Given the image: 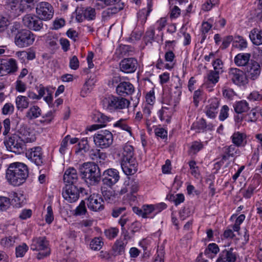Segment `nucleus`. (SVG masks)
I'll return each mask as SVG.
<instances>
[{
    "instance_id": "72a5a7b5",
    "label": "nucleus",
    "mask_w": 262,
    "mask_h": 262,
    "mask_svg": "<svg viewBox=\"0 0 262 262\" xmlns=\"http://www.w3.org/2000/svg\"><path fill=\"white\" fill-rule=\"evenodd\" d=\"M83 17L88 20H94L96 18V10L91 7H88L82 10Z\"/></svg>"
},
{
    "instance_id": "7ed1b4c3",
    "label": "nucleus",
    "mask_w": 262,
    "mask_h": 262,
    "mask_svg": "<svg viewBox=\"0 0 262 262\" xmlns=\"http://www.w3.org/2000/svg\"><path fill=\"white\" fill-rule=\"evenodd\" d=\"M101 104L106 111L114 113L127 109L130 105V101L122 96L111 95L102 99Z\"/></svg>"
},
{
    "instance_id": "4468645a",
    "label": "nucleus",
    "mask_w": 262,
    "mask_h": 262,
    "mask_svg": "<svg viewBox=\"0 0 262 262\" xmlns=\"http://www.w3.org/2000/svg\"><path fill=\"white\" fill-rule=\"evenodd\" d=\"M120 176L118 171L114 168L105 170L102 174V181L104 185L111 187L119 181Z\"/></svg>"
},
{
    "instance_id": "c85d7f7f",
    "label": "nucleus",
    "mask_w": 262,
    "mask_h": 262,
    "mask_svg": "<svg viewBox=\"0 0 262 262\" xmlns=\"http://www.w3.org/2000/svg\"><path fill=\"white\" fill-rule=\"evenodd\" d=\"M41 114V110L37 105H33L28 110L26 117L29 120H33L39 117Z\"/></svg>"
},
{
    "instance_id": "338daca9",
    "label": "nucleus",
    "mask_w": 262,
    "mask_h": 262,
    "mask_svg": "<svg viewBox=\"0 0 262 262\" xmlns=\"http://www.w3.org/2000/svg\"><path fill=\"white\" fill-rule=\"evenodd\" d=\"M164 249L162 247L158 248L154 262H164Z\"/></svg>"
},
{
    "instance_id": "a211bd4d",
    "label": "nucleus",
    "mask_w": 262,
    "mask_h": 262,
    "mask_svg": "<svg viewBox=\"0 0 262 262\" xmlns=\"http://www.w3.org/2000/svg\"><path fill=\"white\" fill-rule=\"evenodd\" d=\"M229 78L236 85L244 86L246 81V73L237 68H231L228 72Z\"/></svg>"
},
{
    "instance_id": "dca6fc26",
    "label": "nucleus",
    "mask_w": 262,
    "mask_h": 262,
    "mask_svg": "<svg viewBox=\"0 0 262 262\" xmlns=\"http://www.w3.org/2000/svg\"><path fill=\"white\" fill-rule=\"evenodd\" d=\"M250 57V54L247 53V78L255 80L260 73V66L254 60H249Z\"/></svg>"
},
{
    "instance_id": "39448f33",
    "label": "nucleus",
    "mask_w": 262,
    "mask_h": 262,
    "mask_svg": "<svg viewBox=\"0 0 262 262\" xmlns=\"http://www.w3.org/2000/svg\"><path fill=\"white\" fill-rule=\"evenodd\" d=\"M4 143L8 150L16 154H21L26 150L25 139L16 134L5 140Z\"/></svg>"
},
{
    "instance_id": "473e14b6",
    "label": "nucleus",
    "mask_w": 262,
    "mask_h": 262,
    "mask_svg": "<svg viewBox=\"0 0 262 262\" xmlns=\"http://www.w3.org/2000/svg\"><path fill=\"white\" fill-rule=\"evenodd\" d=\"M127 244V242L118 239L116 241L113 247V249L116 254L121 255L124 252L125 247Z\"/></svg>"
},
{
    "instance_id": "bb28decb",
    "label": "nucleus",
    "mask_w": 262,
    "mask_h": 262,
    "mask_svg": "<svg viewBox=\"0 0 262 262\" xmlns=\"http://www.w3.org/2000/svg\"><path fill=\"white\" fill-rule=\"evenodd\" d=\"M122 9V7L115 5L113 7L108 8L102 11L101 14L102 20L104 21H107Z\"/></svg>"
},
{
    "instance_id": "58836bf2",
    "label": "nucleus",
    "mask_w": 262,
    "mask_h": 262,
    "mask_svg": "<svg viewBox=\"0 0 262 262\" xmlns=\"http://www.w3.org/2000/svg\"><path fill=\"white\" fill-rule=\"evenodd\" d=\"M103 245L102 238L100 237H96L91 242L90 246L91 249L94 250H100Z\"/></svg>"
},
{
    "instance_id": "13d9d810",
    "label": "nucleus",
    "mask_w": 262,
    "mask_h": 262,
    "mask_svg": "<svg viewBox=\"0 0 262 262\" xmlns=\"http://www.w3.org/2000/svg\"><path fill=\"white\" fill-rule=\"evenodd\" d=\"M86 212V208L85 207V203L84 201H82L75 209V215H82L85 214Z\"/></svg>"
},
{
    "instance_id": "423d86ee",
    "label": "nucleus",
    "mask_w": 262,
    "mask_h": 262,
    "mask_svg": "<svg viewBox=\"0 0 262 262\" xmlns=\"http://www.w3.org/2000/svg\"><path fill=\"white\" fill-rule=\"evenodd\" d=\"M93 140L95 145L100 148L109 147L113 142V135L108 130H100L93 136Z\"/></svg>"
},
{
    "instance_id": "774afa93",
    "label": "nucleus",
    "mask_w": 262,
    "mask_h": 262,
    "mask_svg": "<svg viewBox=\"0 0 262 262\" xmlns=\"http://www.w3.org/2000/svg\"><path fill=\"white\" fill-rule=\"evenodd\" d=\"M154 37H155V31L154 29H150L149 30H147L146 33L144 36L145 41L146 42V43L147 44V43H151L152 41L154 40Z\"/></svg>"
},
{
    "instance_id": "c756f323",
    "label": "nucleus",
    "mask_w": 262,
    "mask_h": 262,
    "mask_svg": "<svg viewBox=\"0 0 262 262\" xmlns=\"http://www.w3.org/2000/svg\"><path fill=\"white\" fill-rule=\"evenodd\" d=\"M122 149V160L135 159L134 158V149L132 145H130L128 143H126L123 145Z\"/></svg>"
},
{
    "instance_id": "9b49d317",
    "label": "nucleus",
    "mask_w": 262,
    "mask_h": 262,
    "mask_svg": "<svg viewBox=\"0 0 262 262\" xmlns=\"http://www.w3.org/2000/svg\"><path fill=\"white\" fill-rule=\"evenodd\" d=\"M37 16L42 20L51 19L53 16L54 11L52 6L48 2H42L36 7Z\"/></svg>"
},
{
    "instance_id": "4be33fe9",
    "label": "nucleus",
    "mask_w": 262,
    "mask_h": 262,
    "mask_svg": "<svg viewBox=\"0 0 262 262\" xmlns=\"http://www.w3.org/2000/svg\"><path fill=\"white\" fill-rule=\"evenodd\" d=\"M135 91L134 85L129 82L123 81L116 88L117 94L123 97L132 95Z\"/></svg>"
},
{
    "instance_id": "f3484780",
    "label": "nucleus",
    "mask_w": 262,
    "mask_h": 262,
    "mask_svg": "<svg viewBox=\"0 0 262 262\" xmlns=\"http://www.w3.org/2000/svg\"><path fill=\"white\" fill-rule=\"evenodd\" d=\"M137 60L133 57L124 58L119 63L120 70L126 74L134 73L137 70Z\"/></svg>"
},
{
    "instance_id": "49530a36",
    "label": "nucleus",
    "mask_w": 262,
    "mask_h": 262,
    "mask_svg": "<svg viewBox=\"0 0 262 262\" xmlns=\"http://www.w3.org/2000/svg\"><path fill=\"white\" fill-rule=\"evenodd\" d=\"M169 108H171L170 106V107L163 106L162 109L159 111L158 115L161 121L165 120L167 123H169L170 122V117L169 114H167V111Z\"/></svg>"
},
{
    "instance_id": "393cba45",
    "label": "nucleus",
    "mask_w": 262,
    "mask_h": 262,
    "mask_svg": "<svg viewBox=\"0 0 262 262\" xmlns=\"http://www.w3.org/2000/svg\"><path fill=\"white\" fill-rule=\"evenodd\" d=\"M78 177L77 170L71 167L67 169L63 176V181L66 184H76Z\"/></svg>"
},
{
    "instance_id": "0e129e2a",
    "label": "nucleus",
    "mask_w": 262,
    "mask_h": 262,
    "mask_svg": "<svg viewBox=\"0 0 262 262\" xmlns=\"http://www.w3.org/2000/svg\"><path fill=\"white\" fill-rule=\"evenodd\" d=\"M203 148V145L201 142L194 141L192 143L190 147V150L193 154H195Z\"/></svg>"
},
{
    "instance_id": "6ab92c4d",
    "label": "nucleus",
    "mask_w": 262,
    "mask_h": 262,
    "mask_svg": "<svg viewBox=\"0 0 262 262\" xmlns=\"http://www.w3.org/2000/svg\"><path fill=\"white\" fill-rule=\"evenodd\" d=\"M5 6L13 16H17L26 12L25 9L23 8L21 0H6Z\"/></svg>"
},
{
    "instance_id": "603ef678",
    "label": "nucleus",
    "mask_w": 262,
    "mask_h": 262,
    "mask_svg": "<svg viewBox=\"0 0 262 262\" xmlns=\"http://www.w3.org/2000/svg\"><path fill=\"white\" fill-rule=\"evenodd\" d=\"M119 233V229L117 228L113 227L106 229L104 231V234L106 237L110 239H112L116 237Z\"/></svg>"
},
{
    "instance_id": "412c9836",
    "label": "nucleus",
    "mask_w": 262,
    "mask_h": 262,
    "mask_svg": "<svg viewBox=\"0 0 262 262\" xmlns=\"http://www.w3.org/2000/svg\"><path fill=\"white\" fill-rule=\"evenodd\" d=\"M121 168L126 175H133L137 171L138 163L136 159L122 160Z\"/></svg>"
},
{
    "instance_id": "a878e982",
    "label": "nucleus",
    "mask_w": 262,
    "mask_h": 262,
    "mask_svg": "<svg viewBox=\"0 0 262 262\" xmlns=\"http://www.w3.org/2000/svg\"><path fill=\"white\" fill-rule=\"evenodd\" d=\"M234 111L237 115L235 117V120L237 122H241L244 118L243 113L246 110V101L242 100L236 102L233 105Z\"/></svg>"
},
{
    "instance_id": "e433bc0d",
    "label": "nucleus",
    "mask_w": 262,
    "mask_h": 262,
    "mask_svg": "<svg viewBox=\"0 0 262 262\" xmlns=\"http://www.w3.org/2000/svg\"><path fill=\"white\" fill-rule=\"evenodd\" d=\"M232 41V46L235 48L239 49L241 50L246 48V41L242 36L239 35L235 36V37H233V40Z\"/></svg>"
},
{
    "instance_id": "de8ad7c7",
    "label": "nucleus",
    "mask_w": 262,
    "mask_h": 262,
    "mask_svg": "<svg viewBox=\"0 0 262 262\" xmlns=\"http://www.w3.org/2000/svg\"><path fill=\"white\" fill-rule=\"evenodd\" d=\"M220 251V249L217 244L215 243H211L208 245L207 248L204 251V254L208 257H209L210 253L216 254Z\"/></svg>"
},
{
    "instance_id": "ddd939ff",
    "label": "nucleus",
    "mask_w": 262,
    "mask_h": 262,
    "mask_svg": "<svg viewBox=\"0 0 262 262\" xmlns=\"http://www.w3.org/2000/svg\"><path fill=\"white\" fill-rule=\"evenodd\" d=\"M87 206L91 211L100 212L104 209V201L98 194H91L87 199Z\"/></svg>"
},
{
    "instance_id": "3c124183",
    "label": "nucleus",
    "mask_w": 262,
    "mask_h": 262,
    "mask_svg": "<svg viewBox=\"0 0 262 262\" xmlns=\"http://www.w3.org/2000/svg\"><path fill=\"white\" fill-rule=\"evenodd\" d=\"M251 184L249 185L248 189L247 190V198H250L254 192L256 191V189L258 186V182L257 180L252 179Z\"/></svg>"
},
{
    "instance_id": "7c9ffc66",
    "label": "nucleus",
    "mask_w": 262,
    "mask_h": 262,
    "mask_svg": "<svg viewBox=\"0 0 262 262\" xmlns=\"http://www.w3.org/2000/svg\"><path fill=\"white\" fill-rule=\"evenodd\" d=\"M15 103L18 110H23L29 106V99L26 96H18L16 98Z\"/></svg>"
},
{
    "instance_id": "c9c22d12",
    "label": "nucleus",
    "mask_w": 262,
    "mask_h": 262,
    "mask_svg": "<svg viewBox=\"0 0 262 262\" xmlns=\"http://www.w3.org/2000/svg\"><path fill=\"white\" fill-rule=\"evenodd\" d=\"M102 194L103 198V201L108 203H112L116 200V195L115 192L111 190H102Z\"/></svg>"
},
{
    "instance_id": "f8f14e48",
    "label": "nucleus",
    "mask_w": 262,
    "mask_h": 262,
    "mask_svg": "<svg viewBox=\"0 0 262 262\" xmlns=\"http://www.w3.org/2000/svg\"><path fill=\"white\" fill-rule=\"evenodd\" d=\"M26 156L28 160L38 166L43 164L42 152L41 148L39 146L34 147L27 150Z\"/></svg>"
},
{
    "instance_id": "bf43d9fd",
    "label": "nucleus",
    "mask_w": 262,
    "mask_h": 262,
    "mask_svg": "<svg viewBox=\"0 0 262 262\" xmlns=\"http://www.w3.org/2000/svg\"><path fill=\"white\" fill-rule=\"evenodd\" d=\"M20 25L19 23H14L9 28V30H8L9 35L10 36L14 35L16 36V34L18 33L21 31L20 30Z\"/></svg>"
},
{
    "instance_id": "2eb2a0df",
    "label": "nucleus",
    "mask_w": 262,
    "mask_h": 262,
    "mask_svg": "<svg viewBox=\"0 0 262 262\" xmlns=\"http://www.w3.org/2000/svg\"><path fill=\"white\" fill-rule=\"evenodd\" d=\"M18 70L15 59L13 58L0 59V74H13Z\"/></svg>"
},
{
    "instance_id": "69168bd1",
    "label": "nucleus",
    "mask_w": 262,
    "mask_h": 262,
    "mask_svg": "<svg viewBox=\"0 0 262 262\" xmlns=\"http://www.w3.org/2000/svg\"><path fill=\"white\" fill-rule=\"evenodd\" d=\"M212 65L213 66L214 71L220 73H222L223 72L222 70L223 67V63L221 59L219 58L215 59L213 62Z\"/></svg>"
},
{
    "instance_id": "680f3d73",
    "label": "nucleus",
    "mask_w": 262,
    "mask_h": 262,
    "mask_svg": "<svg viewBox=\"0 0 262 262\" xmlns=\"http://www.w3.org/2000/svg\"><path fill=\"white\" fill-rule=\"evenodd\" d=\"M78 146L80 150H83L85 152L90 150V146L87 138L82 139L79 142Z\"/></svg>"
},
{
    "instance_id": "8fccbe9b",
    "label": "nucleus",
    "mask_w": 262,
    "mask_h": 262,
    "mask_svg": "<svg viewBox=\"0 0 262 262\" xmlns=\"http://www.w3.org/2000/svg\"><path fill=\"white\" fill-rule=\"evenodd\" d=\"M28 250V246L23 243L22 245L16 247L15 248V254L17 257H22Z\"/></svg>"
},
{
    "instance_id": "f704fd0d",
    "label": "nucleus",
    "mask_w": 262,
    "mask_h": 262,
    "mask_svg": "<svg viewBox=\"0 0 262 262\" xmlns=\"http://www.w3.org/2000/svg\"><path fill=\"white\" fill-rule=\"evenodd\" d=\"M245 138L244 134L239 132L234 133L231 137L232 142L234 144V145L237 147L242 145Z\"/></svg>"
},
{
    "instance_id": "1a4fd4ad",
    "label": "nucleus",
    "mask_w": 262,
    "mask_h": 262,
    "mask_svg": "<svg viewBox=\"0 0 262 262\" xmlns=\"http://www.w3.org/2000/svg\"><path fill=\"white\" fill-rule=\"evenodd\" d=\"M174 81H177L178 84L174 86V91L171 92L169 97L165 98L164 99V103L167 104L171 108H174L179 102L180 96L182 94V81L178 76L174 78Z\"/></svg>"
},
{
    "instance_id": "ea45409f",
    "label": "nucleus",
    "mask_w": 262,
    "mask_h": 262,
    "mask_svg": "<svg viewBox=\"0 0 262 262\" xmlns=\"http://www.w3.org/2000/svg\"><path fill=\"white\" fill-rule=\"evenodd\" d=\"M114 126L119 127L122 130L126 131L130 136H132V128L126 124L125 119H120L114 124Z\"/></svg>"
},
{
    "instance_id": "5fc2aeb1",
    "label": "nucleus",
    "mask_w": 262,
    "mask_h": 262,
    "mask_svg": "<svg viewBox=\"0 0 262 262\" xmlns=\"http://www.w3.org/2000/svg\"><path fill=\"white\" fill-rule=\"evenodd\" d=\"M54 117V112L50 111L42 116V119L40 120V122L46 125L49 124L52 121Z\"/></svg>"
},
{
    "instance_id": "a18cd8bd",
    "label": "nucleus",
    "mask_w": 262,
    "mask_h": 262,
    "mask_svg": "<svg viewBox=\"0 0 262 262\" xmlns=\"http://www.w3.org/2000/svg\"><path fill=\"white\" fill-rule=\"evenodd\" d=\"M23 3V8L25 9L26 12L28 13L34 9L35 4L39 0H21Z\"/></svg>"
},
{
    "instance_id": "4c0bfd02",
    "label": "nucleus",
    "mask_w": 262,
    "mask_h": 262,
    "mask_svg": "<svg viewBox=\"0 0 262 262\" xmlns=\"http://www.w3.org/2000/svg\"><path fill=\"white\" fill-rule=\"evenodd\" d=\"M11 205L10 199L4 196H0V212L7 211Z\"/></svg>"
},
{
    "instance_id": "2f4dec72",
    "label": "nucleus",
    "mask_w": 262,
    "mask_h": 262,
    "mask_svg": "<svg viewBox=\"0 0 262 262\" xmlns=\"http://www.w3.org/2000/svg\"><path fill=\"white\" fill-rule=\"evenodd\" d=\"M96 82V79L95 78H90L84 84L82 90L80 92V95L83 97H84L86 94L91 92L92 89V86L94 85Z\"/></svg>"
},
{
    "instance_id": "20e7f679",
    "label": "nucleus",
    "mask_w": 262,
    "mask_h": 262,
    "mask_svg": "<svg viewBox=\"0 0 262 262\" xmlns=\"http://www.w3.org/2000/svg\"><path fill=\"white\" fill-rule=\"evenodd\" d=\"M49 245V242L45 236L36 237L32 239L30 249L33 251H39L36 258L40 260L50 255Z\"/></svg>"
},
{
    "instance_id": "e2e57ef3",
    "label": "nucleus",
    "mask_w": 262,
    "mask_h": 262,
    "mask_svg": "<svg viewBox=\"0 0 262 262\" xmlns=\"http://www.w3.org/2000/svg\"><path fill=\"white\" fill-rule=\"evenodd\" d=\"M223 95L224 97L229 99H232L235 95V93L232 89L224 86L223 88Z\"/></svg>"
},
{
    "instance_id": "9d476101",
    "label": "nucleus",
    "mask_w": 262,
    "mask_h": 262,
    "mask_svg": "<svg viewBox=\"0 0 262 262\" xmlns=\"http://www.w3.org/2000/svg\"><path fill=\"white\" fill-rule=\"evenodd\" d=\"M23 23L25 26L35 31L40 30L43 27L42 20L37 16L33 14H27L23 18Z\"/></svg>"
},
{
    "instance_id": "a19ab883",
    "label": "nucleus",
    "mask_w": 262,
    "mask_h": 262,
    "mask_svg": "<svg viewBox=\"0 0 262 262\" xmlns=\"http://www.w3.org/2000/svg\"><path fill=\"white\" fill-rule=\"evenodd\" d=\"M219 0H207L202 5V10L204 11H209L213 7L218 6Z\"/></svg>"
},
{
    "instance_id": "cd10ccee",
    "label": "nucleus",
    "mask_w": 262,
    "mask_h": 262,
    "mask_svg": "<svg viewBox=\"0 0 262 262\" xmlns=\"http://www.w3.org/2000/svg\"><path fill=\"white\" fill-rule=\"evenodd\" d=\"M152 0H147V10H146L145 9H143L137 14L138 19L141 21V23H145L146 22L147 16L149 15L150 13L152 10Z\"/></svg>"
},
{
    "instance_id": "f03ea898",
    "label": "nucleus",
    "mask_w": 262,
    "mask_h": 262,
    "mask_svg": "<svg viewBox=\"0 0 262 262\" xmlns=\"http://www.w3.org/2000/svg\"><path fill=\"white\" fill-rule=\"evenodd\" d=\"M81 177L89 185L96 186L101 180L100 169L94 162L84 163L79 168Z\"/></svg>"
},
{
    "instance_id": "09e8293b",
    "label": "nucleus",
    "mask_w": 262,
    "mask_h": 262,
    "mask_svg": "<svg viewBox=\"0 0 262 262\" xmlns=\"http://www.w3.org/2000/svg\"><path fill=\"white\" fill-rule=\"evenodd\" d=\"M143 209V218L150 217V215L153 213L155 215L154 205H144L142 206ZM152 217V216H151Z\"/></svg>"
},
{
    "instance_id": "0eeeda50",
    "label": "nucleus",
    "mask_w": 262,
    "mask_h": 262,
    "mask_svg": "<svg viewBox=\"0 0 262 262\" xmlns=\"http://www.w3.org/2000/svg\"><path fill=\"white\" fill-rule=\"evenodd\" d=\"M85 189L78 187L75 184H66L62 189V196L69 203H74L78 200L80 193L85 192Z\"/></svg>"
},
{
    "instance_id": "79ce46f5",
    "label": "nucleus",
    "mask_w": 262,
    "mask_h": 262,
    "mask_svg": "<svg viewBox=\"0 0 262 262\" xmlns=\"http://www.w3.org/2000/svg\"><path fill=\"white\" fill-rule=\"evenodd\" d=\"M110 120V117L101 113H99L95 116L96 122H97L102 127H105Z\"/></svg>"
},
{
    "instance_id": "6e6552de",
    "label": "nucleus",
    "mask_w": 262,
    "mask_h": 262,
    "mask_svg": "<svg viewBox=\"0 0 262 262\" xmlns=\"http://www.w3.org/2000/svg\"><path fill=\"white\" fill-rule=\"evenodd\" d=\"M35 40L34 35L28 30H21L15 36V43L20 48L27 47Z\"/></svg>"
},
{
    "instance_id": "6e6d98bb",
    "label": "nucleus",
    "mask_w": 262,
    "mask_h": 262,
    "mask_svg": "<svg viewBox=\"0 0 262 262\" xmlns=\"http://www.w3.org/2000/svg\"><path fill=\"white\" fill-rule=\"evenodd\" d=\"M229 107L227 105H223L220 112L219 119L220 121H223L229 117Z\"/></svg>"
},
{
    "instance_id": "b1692460",
    "label": "nucleus",
    "mask_w": 262,
    "mask_h": 262,
    "mask_svg": "<svg viewBox=\"0 0 262 262\" xmlns=\"http://www.w3.org/2000/svg\"><path fill=\"white\" fill-rule=\"evenodd\" d=\"M236 259V254L233 252V249H225L219 254L216 262H235Z\"/></svg>"
},
{
    "instance_id": "c03bdc74",
    "label": "nucleus",
    "mask_w": 262,
    "mask_h": 262,
    "mask_svg": "<svg viewBox=\"0 0 262 262\" xmlns=\"http://www.w3.org/2000/svg\"><path fill=\"white\" fill-rule=\"evenodd\" d=\"M15 242L14 237H6L1 239L0 244L4 248L8 249L13 247Z\"/></svg>"
},
{
    "instance_id": "4d7b16f0",
    "label": "nucleus",
    "mask_w": 262,
    "mask_h": 262,
    "mask_svg": "<svg viewBox=\"0 0 262 262\" xmlns=\"http://www.w3.org/2000/svg\"><path fill=\"white\" fill-rule=\"evenodd\" d=\"M234 62L237 66H246V54H238L234 58Z\"/></svg>"
},
{
    "instance_id": "864d4df0",
    "label": "nucleus",
    "mask_w": 262,
    "mask_h": 262,
    "mask_svg": "<svg viewBox=\"0 0 262 262\" xmlns=\"http://www.w3.org/2000/svg\"><path fill=\"white\" fill-rule=\"evenodd\" d=\"M220 73L215 71H210L208 74V80L212 84H215L219 81Z\"/></svg>"
},
{
    "instance_id": "aec40b11",
    "label": "nucleus",
    "mask_w": 262,
    "mask_h": 262,
    "mask_svg": "<svg viewBox=\"0 0 262 262\" xmlns=\"http://www.w3.org/2000/svg\"><path fill=\"white\" fill-rule=\"evenodd\" d=\"M220 101L216 98H213L208 100V104L205 106L204 112L206 115L210 119L216 118L218 113Z\"/></svg>"
},
{
    "instance_id": "f257e3e1",
    "label": "nucleus",
    "mask_w": 262,
    "mask_h": 262,
    "mask_svg": "<svg viewBox=\"0 0 262 262\" xmlns=\"http://www.w3.org/2000/svg\"><path fill=\"white\" fill-rule=\"evenodd\" d=\"M28 174V169L26 164L14 162L9 165L6 170V178L9 184L18 186L26 181Z\"/></svg>"
},
{
    "instance_id": "052dcab7",
    "label": "nucleus",
    "mask_w": 262,
    "mask_h": 262,
    "mask_svg": "<svg viewBox=\"0 0 262 262\" xmlns=\"http://www.w3.org/2000/svg\"><path fill=\"white\" fill-rule=\"evenodd\" d=\"M70 139V135H68L62 139L61 142L59 152L62 155H64L65 154L66 150H67L68 146V142L69 141Z\"/></svg>"
},
{
    "instance_id": "37998d69",
    "label": "nucleus",
    "mask_w": 262,
    "mask_h": 262,
    "mask_svg": "<svg viewBox=\"0 0 262 262\" xmlns=\"http://www.w3.org/2000/svg\"><path fill=\"white\" fill-rule=\"evenodd\" d=\"M167 198L170 201L174 202L177 206L183 202L185 199L184 195L182 193L171 194L167 195Z\"/></svg>"
},
{
    "instance_id": "5701e85b",
    "label": "nucleus",
    "mask_w": 262,
    "mask_h": 262,
    "mask_svg": "<svg viewBox=\"0 0 262 262\" xmlns=\"http://www.w3.org/2000/svg\"><path fill=\"white\" fill-rule=\"evenodd\" d=\"M237 149L234 145L226 146L222 149V159L219 162L220 165H223L225 162L228 161L230 158L233 157L237 152Z\"/></svg>"
}]
</instances>
